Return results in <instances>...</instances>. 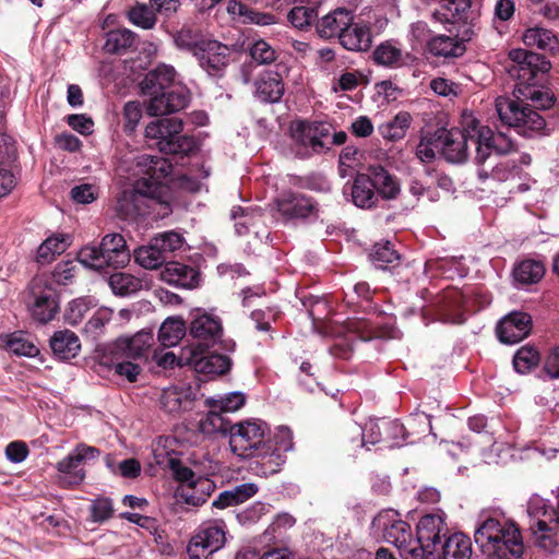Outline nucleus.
Wrapping results in <instances>:
<instances>
[{
  "mask_svg": "<svg viewBox=\"0 0 559 559\" xmlns=\"http://www.w3.org/2000/svg\"><path fill=\"white\" fill-rule=\"evenodd\" d=\"M190 334L207 346L214 344L222 334L221 321L211 314L202 313L197 316L190 324Z\"/></svg>",
  "mask_w": 559,
  "mask_h": 559,
  "instance_id": "393cba45",
  "label": "nucleus"
},
{
  "mask_svg": "<svg viewBox=\"0 0 559 559\" xmlns=\"http://www.w3.org/2000/svg\"><path fill=\"white\" fill-rule=\"evenodd\" d=\"M226 543V527L222 521L203 523L191 537L187 552L190 559H207Z\"/></svg>",
  "mask_w": 559,
  "mask_h": 559,
  "instance_id": "1a4fd4ad",
  "label": "nucleus"
},
{
  "mask_svg": "<svg viewBox=\"0 0 559 559\" xmlns=\"http://www.w3.org/2000/svg\"><path fill=\"white\" fill-rule=\"evenodd\" d=\"M71 243L68 235L57 234L48 237L38 248L37 260L40 263H49L56 255L63 253Z\"/></svg>",
  "mask_w": 559,
  "mask_h": 559,
  "instance_id": "e433bc0d",
  "label": "nucleus"
},
{
  "mask_svg": "<svg viewBox=\"0 0 559 559\" xmlns=\"http://www.w3.org/2000/svg\"><path fill=\"white\" fill-rule=\"evenodd\" d=\"M212 408L223 413H233L240 409L246 403V395L242 392H230L226 395H219L207 400Z\"/></svg>",
  "mask_w": 559,
  "mask_h": 559,
  "instance_id": "603ef678",
  "label": "nucleus"
},
{
  "mask_svg": "<svg viewBox=\"0 0 559 559\" xmlns=\"http://www.w3.org/2000/svg\"><path fill=\"white\" fill-rule=\"evenodd\" d=\"M509 59L508 73L523 85L532 84L538 73L550 70L549 61L543 56L522 48L512 49Z\"/></svg>",
  "mask_w": 559,
  "mask_h": 559,
  "instance_id": "9b49d317",
  "label": "nucleus"
},
{
  "mask_svg": "<svg viewBox=\"0 0 559 559\" xmlns=\"http://www.w3.org/2000/svg\"><path fill=\"white\" fill-rule=\"evenodd\" d=\"M433 19L442 24H450L449 32L462 40L473 35L474 15L471 12V0H442Z\"/></svg>",
  "mask_w": 559,
  "mask_h": 559,
  "instance_id": "6e6552de",
  "label": "nucleus"
},
{
  "mask_svg": "<svg viewBox=\"0 0 559 559\" xmlns=\"http://www.w3.org/2000/svg\"><path fill=\"white\" fill-rule=\"evenodd\" d=\"M160 278L174 286L192 288L198 284L194 269L179 262H168L160 272Z\"/></svg>",
  "mask_w": 559,
  "mask_h": 559,
  "instance_id": "a878e982",
  "label": "nucleus"
},
{
  "mask_svg": "<svg viewBox=\"0 0 559 559\" xmlns=\"http://www.w3.org/2000/svg\"><path fill=\"white\" fill-rule=\"evenodd\" d=\"M218 409L212 408L204 418L199 421V429L204 435H211L214 432H227V424L222 417Z\"/></svg>",
  "mask_w": 559,
  "mask_h": 559,
  "instance_id": "052dcab7",
  "label": "nucleus"
},
{
  "mask_svg": "<svg viewBox=\"0 0 559 559\" xmlns=\"http://www.w3.org/2000/svg\"><path fill=\"white\" fill-rule=\"evenodd\" d=\"M440 140V130L423 135L416 147V156L418 159L423 163L432 162L436 157V153H441Z\"/></svg>",
  "mask_w": 559,
  "mask_h": 559,
  "instance_id": "09e8293b",
  "label": "nucleus"
},
{
  "mask_svg": "<svg viewBox=\"0 0 559 559\" xmlns=\"http://www.w3.org/2000/svg\"><path fill=\"white\" fill-rule=\"evenodd\" d=\"M100 246L109 266L118 269L129 263L131 255L122 235L108 234L103 237Z\"/></svg>",
  "mask_w": 559,
  "mask_h": 559,
  "instance_id": "4be33fe9",
  "label": "nucleus"
},
{
  "mask_svg": "<svg viewBox=\"0 0 559 559\" xmlns=\"http://www.w3.org/2000/svg\"><path fill=\"white\" fill-rule=\"evenodd\" d=\"M539 361V354L532 347L520 348L513 358L514 369L519 373H526Z\"/></svg>",
  "mask_w": 559,
  "mask_h": 559,
  "instance_id": "bf43d9fd",
  "label": "nucleus"
},
{
  "mask_svg": "<svg viewBox=\"0 0 559 559\" xmlns=\"http://www.w3.org/2000/svg\"><path fill=\"white\" fill-rule=\"evenodd\" d=\"M0 341L7 350L16 356L35 357L39 354L38 347L24 332L1 334Z\"/></svg>",
  "mask_w": 559,
  "mask_h": 559,
  "instance_id": "473e14b6",
  "label": "nucleus"
},
{
  "mask_svg": "<svg viewBox=\"0 0 559 559\" xmlns=\"http://www.w3.org/2000/svg\"><path fill=\"white\" fill-rule=\"evenodd\" d=\"M250 55L257 62L271 63L275 60V49L265 40H257L250 48Z\"/></svg>",
  "mask_w": 559,
  "mask_h": 559,
  "instance_id": "774afa93",
  "label": "nucleus"
},
{
  "mask_svg": "<svg viewBox=\"0 0 559 559\" xmlns=\"http://www.w3.org/2000/svg\"><path fill=\"white\" fill-rule=\"evenodd\" d=\"M109 285L116 295H131L142 288V281L128 273H115L109 278Z\"/></svg>",
  "mask_w": 559,
  "mask_h": 559,
  "instance_id": "3c124183",
  "label": "nucleus"
},
{
  "mask_svg": "<svg viewBox=\"0 0 559 559\" xmlns=\"http://www.w3.org/2000/svg\"><path fill=\"white\" fill-rule=\"evenodd\" d=\"M96 306V300L91 296L80 297L69 302L64 320L70 325L79 324L84 318L85 313Z\"/></svg>",
  "mask_w": 559,
  "mask_h": 559,
  "instance_id": "8fccbe9b",
  "label": "nucleus"
},
{
  "mask_svg": "<svg viewBox=\"0 0 559 559\" xmlns=\"http://www.w3.org/2000/svg\"><path fill=\"white\" fill-rule=\"evenodd\" d=\"M185 321L179 317L167 318L158 331V341L164 347H173L179 344L186 335Z\"/></svg>",
  "mask_w": 559,
  "mask_h": 559,
  "instance_id": "c9c22d12",
  "label": "nucleus"
},
{
  "mask_svg": "<svg viewBox=\"0 0 559 559\" xmlns=\"http://www.w3.org/2000/svg\"><path fill=\"white\" fill-rule=\"evenodd\" d=\"M176 70L171 66L162 64L154 71L146 74L142 82V90L148 94L158 93L159 91H168L174 85Z\"/></svg>",
  "mask_w": 559,
  "mask_h": 559,
  "instance_id": "c756f323",
  "label": "nucleus"
},
{
  "mask_svg": "<svg viewBox=\"0 0 559 559\" xmlns=\"http://www.w3.org/2000/svg\"><path fill=\"white\" fill-rule=\"evenodd\" d=\"M412 117L406 111L399 112L392 120L382 123L379 131L384 139L395 141L405 136L409 128Z\"/></svg>",
  "mask_w": 559,
  "mask_h": 559,
  "instance_id": "79ce46f5",
  "label": "nucleus"
},
{
  "mask_svg": "<svg viewBox=\"0 0 559 559\" xmlns=\"http://www.w3.org/2000/svg\"><path fill=\"white\" fill-rule=\"evenodd\" d=\"M544 273L543 263L535 260H525L515 266L513 276L521 284H534L543 277Z\"/></svg>",
  "mask_w": 559,
  "mask_h": 559,
  "instance_id": "37998d69",
  "label": "nucleus"
},
{
  "mask_svg": "<svg viewBox=\"0 0 559 559\" xmlns=\"http://www.w3.org/2000/svg\"><path fill=\"white\" fill-rule=\"evenodd\" d=\"M269 426L261 419H248L229 428V444L234 453L258 449L262 444Z\"/></svg>",
  "mask_w": 559,
  "mask_h": 559,
  "instance_id": "f8f14e48",
  "label": "nucleus"
},
{
  "mask_svg": "<svg viewBox=\"0 0 559 559\" xmlns=\"http://www.w3.org/2000/svg\"><path fill=\"white\" fill-rule=\"evenodd\" d=\"M85 456H66L58 463V469L63 474L69 485L79 484L84 478L83 459Z\"/></svg>",
  "mask_w": 559,
  "mask_h": 559,
  "instance_id": "de8ad7c7",
  "label": "nucleus"
},
{
  "mask_svg": "<svg viewBox=\"0 0 559 559\" xmlns=\"http://www.w3.org/2000/svg\"><path fill=\"white\" fill-rule=\"evenodd\" d=\"M169 468L174 478L185 485L179 495L188 504L202 506L207 497L215 490V484L210 478L202 475L199 463L193 461L191 466L182 463L177 457L169 460Z\"/></svg>",
  "mask_w": 559,
  "mask_h": 559,
  "instance_id": "0eeeda50",
  "label": "nucleus"
},
{
  "mask_svg": "<svg viewBox=\"0 0 559 559\" xmlns=\"http://www.w3.org/2000/svg\"><path fill=\"white\" fill-rule=\"evenodd\" d=\"M201 345L189 349V356L185 357V364L190 365L197 372L205 374H223L230 368L228 357L219 354L203 356Z\"/></svg>",
  "mask_w": 559,
  "mask_h": 559,
  "instance_id": "f3484780",
  "label": "nucleus"
},
{
  "mask_svg": "<svg viewBox=\"0 0 559 559\" xmlns=\"http://www.w3.org/2000/svg\"><path fill=\"white\" fill-rule=\"evenodd\" d=\"M441 550L444 559H471L472 544L466 535L455 533L445 539Z\"/></svg>",
  "mask_w": 559,
  "mask_h": 559,
  "instance_id": "72a5a7b5",
  "label": "nucleus"
},
{
  "mask_svg": "<svg viewBox=\"0 0 559 559\" xmlns=\"http://www.w3.org/2000/svg\"><path fill=\"white\" fill-rule=\"evenodd\" d=\"M370 178L374 185V189L384 199H394L399 194V183L383 167H371Z\"/></svg>",
  "mask_w": 559,
  "mask_h": 559,
  "instance_id": "4c0bfd02",
  "label": "nucleus"
},
{
  "mask_svg": "<svg viewBox=\"0 0 559 559\" xmlns=\"http://www.w3.org/2000/svg\"><path fill=\"white\" fill-rule=\"evenodd\" d=\"M352 431L361 437V445L367 447L368 443L376 444L380 441H383L382 433L383 431V419H369L366 421L364 428L358 425H354L352 427ZM367 451H370L369 448H366Z\"/></svg>",
  "mask_w": 559,
  "mask_h": 559,
  "instance_id": "49530a36",
  "label": "nucleus"
},
{
  "mask_svg": "<svg viewBox=\"0 0 559 559\" xmlns=\"http://www.w3.org/2000/svg\"><path fill=\"white\" fill-rule=\"evenodd\" d=\"M522 40L527 47H536L540 50L555 52L559 49V39L550 31L540 26L527 28Z\"/></svg>",
  "mask_w": 559,
  "mask_h": 559,
  "instance_id": "2f4dec72",
  "label": "nucleus"
},
{
  "mask_svg": "<svg viewBox=\"0 0 559 559\" xmlns=\"http://www.w3.org/2000/svg\"><path fill=\"white\" fill-rule=\"evenodd\" d=\"M495 110L502 124L524 136L542 134L546 127L544 117L522 99L499 96L495 99Z\"/></svg>",
  "mask_w": 559,
  "mask_h": 559,
  "instance_id": "7ed1b4c3",
  "label": "nucleus"
},
{
  "mask_svg": "<svg viewBox=\"0 0 559 559\" xmlns=\"http://www.w3.org/2000/svg\"><path fill=\"white\" fill-rule=\"evenodd\" d=\"M135 167L134 176L157 183L170 173L171 165L163 157L143 154L135 158Z\"/></svg>",
  "mask_w": 559,
  "mask_h": 559,
  "instance_id": "b1692460",
  "label": "nucleus"
},
{
  "mask_svg": "<svg viewBox=\"0 0 559 559\" xmlns=\"http://www.w3.org/2000/svg\"><path fill=\"white\" fill-rule=\"evenodd\" d=\"M153 334L146 331L138 332L133 336L120 337L116 342L118 359L141 358L153 345Z\"/></svg>",
  "mask_w": 559,
  "mask_h": 559,
  "instance_id": "6ab92c4d",
  "label": "nucleus"
},
{
  "mask_svg": "<svg viewBox=\"0 0 559 559\" xmlns=\"http://www.w3.org/2000/svg\"><path fill=\"white\" fill-rule=\"evenodd\" d=\"M329 135L330 126L323 122L297 121L292 126L293 139L314 153L328 148L325 140Z\"/></svg>",
  "mask_w": 559,
  "mask_h": 559,
  "instance_id": "4468645a",
  "label": "nucleus"
},
{
  "mask_svg": "<svg viewBox=\"0 0 559 559\" xmlns=\"http://www.w3.org/2000/svg\"><path fill=\"white\" fill-rule=\"evenodd\" d=\"M317 16V10L310 7H295L288 13L289 22L297 28L310 25Z\"/></svg>",
  "mask_w": 559,
  "mask_h": 559,
  "instance_id": "69168bd1",
  "label": "nucleus"
},
{
  "mask_svg": "<svg viewBox=\"0 0 559 559\" xmlns=\"http://www.w3.org/2000/svg\"><path fill=\"white\" fill-rule=\"evenodd\" d=\"M155 243L159 247L164 257L167 258L168 253L175 252L182 248L183 238L181 235L175 231H167L159 234L158 236L153 238Z\"/></svg>",
  "mask_w": 559,
  "mask_h": 559,
  "instance_id": "0e129e2a",
  "label": "nucleus"
},
{
  "mask_svg": "<svg viewBox=\"0 0 559 559\" xmlns=\"http://www.w3.org/2000/svg\"><path fill=\"white\" fill-rule=\"evenodd\" d=\"M372 56L376 63L386 68H400L405 63L403 50L389 40L377 46Z\"/></svg>",
  "mask_w": 559,
  "mask_h": 559,
  "instance_id": "f704fd0d",
  "label": "nucleus"
},
{
  "mask_svg": "<svg viewBox=\"0 0 559 559\" xmlns=\"http://www.w3.org/2000/svg\"><path fill=\"white\" fill-rule=\"evenodd\" d=\"M151 94L147 105V114L151 116H163L183 109L189 102V94L182 86H173L168 91Z\"/></svg>",
  "mask_w": 559,
  "mask_h": 559,
  "instance_id": "2eb2a0df",
  "label": "nucleus"
},
{
  "mask_svg": "<svg viewBox=\"0 0 559 559\" xmlns=\"http://www.w3.org/2000/svg\"><path fill=\"white\" fill-rule=\"evenodd\" d=\"M145 138L165 154H187L194 148V141L182 134V121L176 117L150 122L145 127Z\"/></svg>",
  "mask_w": 559,
  "mask_h": 559,
  "instance_id": "423d86ee",
  "label": "nucleus"
},
{
  "mask_svg": "<svg viewBox=\"0 0 559 559\" xmlns=\"http://www.w3.org/2000/svg\"><path fill=\"white\" fill-rule=\"evenodd\" d=\"M112 311L109 308L102 307L95 311L93 317L87 321L85 325V332L92 337H97L105 326L111 319Z\"/></svg>",
  "mask_w": 559,
  "mask_h": 559,
  "instance_id": "e2e57ef3",
  "label": "nucleus"
},
{
  "mask_svg": "<svg viewBox=\"0 0 559 559\" xmlns=\"http://www.w3.org/2000/svg\"><path fill=\"white\" fill-rule=\"evenodd\" d=\"M441 155L450 163H463L468 156V146L475 147V160L484 164L495 152L507 154L512 151L513 143L502 133L493 132L472 114L464 112L461 129H440Z\"/></svg>",
  "mask_w": 559,
  "mask_h": 559,
  "instance_id": "f257e3e1",
  "label": "nucleus"
},
{
  "mask_svg": "<svg viewBox=\"0 0 559 559\" xmlns=\"http://www.w3.org/2000/svg\"><path fill=\"white\" fill-rule=\"evenodd\" d=\"M135 262L144 269L155 270L162 266L166 257L162 253L154 239L147 246H143L134 251Z\"/></svg>",
  "mask_w": 559,
  "mask_h": 559,
  "instance_id": "a19ab883",
  "label": "nucleus"
},
{
  "mask_svg": "<svg viewBox=\"0 0 559 559\" xmlns=\"http://www.w3.org/2000/svg\"><path fill=\"white\" fill-rule=\"evenodd\" d=\"M230 48L221 41L207 38L197 52L199 66L212 76H221L230 61Z\"/></svg>",
  "mask_w": 559,
  "mask_h": 559,
  "instance_id": "ddd939ff",
  "label": "nucleus"
},
{
  "mask_svg": "<svg viewBox=\"0 0 559 559\" xmlns=\"http://www.w3.org/2000/svg\"><path fill=\"white\" fill-rule=\"evenodd\" d=\"M207 38L191 25H183L173 35L175 46L181 51L190 52L194 58Z\"/></svg>",
  "mask_w": 559,
  "mask_h": 559,
  "instance_id": "7c9ffc66",
  "label": "nucleus"
},
{
  "mask_svg": "<svg viewBox=\"0 0 559 559\" xmlns=\"http://www.w3.org/2000/svg\"><path fill=\"white\" fill-rule=\"evenodd\" d=\"M371 260L378 267H385L400 260V254L390 241L376 243L371 253Z\"/></svg>",
  "mask_w": 559,
  "mask_h": 559,
  "instance_id": "4d7b16f0",
  "label": "nucleus"
},
{
  "mask_svg": "<svg viewBox=\"0 0 559 559\" xmlns=\"http://www.w3.org/2000/svg\"><path fill=\"white\" fill-rule=\"evenodd\" d=\"M374 185L370 176L359 175L354 182L352 197L359 207H371L376 203Z\"/></svg>",
  "mask_w": 559,
  "mask_h": 559,
  "instance_id": "58836bf2",
  "label": "nucleus"
},
{
  "mask_svg": "<svg viewBox=\"0 0 559 559\" xmlns=\"http://www.w3.org/2000/svg\"><path fill=\"white\" fill-rule=\"evenodd\" d=\"M372 528L383 539L393 544L403 559H423L424 549L415 542L411 525L393 510L380 512L372 521Z\"/></svg>",
  "mask_w": 559,
  "mask_h": 559,
  "instance_id": "39448f33",
  "label": "nucleus"
},
{
  "mask_svg": "<svg viewBox=\"0 0 559 559\" xmlns=\"http://www.w3.org/2000/svg\"><path fill=\"white\" fill-rule=\"evenodd\" d=\"M431 53L439 57H456L462 53L463 48L456 41L455 37L439 35L431 38L428 43Z\"/></svg>",
  "mask_w": 559,
  "mask_h": 559,
  "instance_id": "a18cd8bd",
  "label": "nucleus"
},
{
  "mask_svg": "<svg viewBox=\"0 0 559 559\" xmlns=\"http://www.w3.org/2000/svg\"><path fill=\"white\" fill-rule=\"evenodd\" d=\"M443 525V521L439 515L428 514L420 519L417 525L415 542H418L424 552L429 551V548L436 549L438 545H441Z\"/></svg>",
  "mask_w": 559,
  "mask_h": 559,
  "instance_id": "aec40b11",
  "label": "nucleus"
},
{
  "mask_svg": "<svg viewBox=\"0 0 559 559\" xmlns=\"http://www.w3.org/2000/svg\"><path fill=\"white\" fill-rule=\"evenodd\" d=\"M231 217L238 219L235 224L237 234L243 235L249 229L248 225H253L261 219L262 213L260 210L238 207L231 211Z\"/></svg>",
  "mask_w": 559,
  "mask_h": 559,
  "instance_id": "13d9d810",
  "label": "nucleus"
},
{
  "mask_svg": "<svg viewBox=\"0 0 559 559\" xmlns=\"http://www.w3.org/2000/svg\"><path fill=\"white\" fill-rule=\"evenodd\" d=\"M283 93L284 85L277 72L265 71L255 82V96L262 102H278Z\"/></svg>",
  "mask_w": 559,
  "mask_h": 559,
  "instance_id": "c85d7f7f",
  "label": "nucleus"
},
{
  "mask_svg": "<svg viewBox=\"0 0 559 559\" xmlns=\"http://www.w3.org/2000/svg\"><path fill=\"white\" fill-rule=\"evenodd\" d=\"M192 403V389L185 384L166 388L160 396V405L169 414H179L190 409Z\"/></svg>",
  "mask_w": 559,
  "mask_h": 559,
  "instance_id": "412c9836",
  "label": "nucleus"
},
{
  "mask_svg": "<svg viewBox=\"0 0 559 559\" xmlns=\"http://www.w3.org/2000/svg\"><path fill=\"white\" fill-rule=\"evenodd\" d=\"M531 328V317L525 312L514 311L501 319L497 334L502 343L515 344L528 335Z\"/></svg>",
  "mask_w": 559,
  "mask_h": 559,
  "instance_id": "dca6fc26",
  "label": "nucleus"
},
{
  "mask_svg": "<svg viewBox=\"0 0 559 559\" xmlns=\"http://www.w3.org/2000/svg\"><path fill=\"white\" fill-rule=\"evenodd\" d=\"M90 510L94 522L107 521L114 514L112 501L109 498L98 497L92 500Z\"/></svg>",
  "mask_w": 559,
  "mask_h": 559,
  "instance_id": "338daca9",
  "label": "nucleus"
},
{
  "mask_svg": "<svg viewBox=\"0 0 559 559\" xmlns=\"http://www.w3.org/2000/svg\"><path fill=\"white\" fill-rule=\"evenodd\" d=\"M527 514L535 545L547 552L555 551L558 546L559 502L554 509L542 497L533 496L527 502Z\"/></svg>",
  "mask_w": 559,
  "mask_h": 559,
  "instance_id": "20e7f679",
  "label": "nucleus"
},
{
  "mask_svg": "<svg viewBox=\"0 0 559 559\" xmlns=\"http://www.w3.org/2000/svg\"><path fill=\"white\" fill-rule=\"evenodd\" d=\"M139 195L134 191H123L118 198L116 212L122 218L133 217L138 213L136 200Z\"/></svg>",
  "mask_w": 559,
  "mask_h": 559,
  "instance_id": "680f3d73",
  "label": "nucleus"
},
{
  "mask_svg": "<svg viewBox=\"0 0 559 559\" xmlns=\"http://www.w3.org/2000/svg\"><path fill=\"white\" fill-rule=\"evenodd\" d=\"M32 316L40 323L51 321L59 310V297L57 289L51 285L50 278L46 275L36 276L31 284Z\"/></svg>",
  "mask_w": 559,
  "mask_h": 559,
  "instance_id": "9d476101",
  "label": "nucleus"
},
{
  "mask_svg": "<svg viewBox=\"0 0 559 559\" xmlns=\"http://www.w3.org/2000/svg\"><path fill=\"white\" fill-rule=\"evenodd\" d=\"M50 347L55 356L59 359L67 360L74 358L79 354L81 342L74 332L61 330L55 332L51 336Z\"/></svg>",
  "mask_w": 559,
  "mask_h": 559,
  "instance_id": "cd10ccee",
  "label": "nucleus"
},
{
  "mask_svg": "<svg viewBox=\"0 0 559 559\" xmlns=\"http://www.w3.org/2000/svg\"><path fill=\"white\" fill-rule=\"evenodd\" d=\"M340 43L347 50L365 51L371 46V34L368 26L353 23L341 33Z\"/></svg>",
  "mask_w": 559,
  "mask_h": 559,
  "instance_id": "bb28decb",
  "label": "nucleus"
},
{
  "mask_svg": "<svg viewBox=\"0 0 559 559\" xmlns=\"http://www.w3.org/2000/svg\"><path fill=\"white\" fill-rule=\"evenodd\" d=\"M135 34L128 28H119L107 33L104 49L109 53H123L134 43Z\"/></svg>",
  "mask_w": 559,
  "mask_h": 559,
  "instance_id": "ea45409f",
  "label": "nucleus"
},
{
  "mask_svg": "<svg viewBox=\"0 0 559 559\" xmlns=\"http://www.w3.org/2000/svg\"><path fill=\"white\" fill-rule=\"evenodd\" d=\"M276 206L280 214L287 219L306 218L314 212V204L309 198L290 191L277 198Z\"/></svg>",
  "mask_w": 559,
  "mask_h": 559,
  "instance_id": "a211bd4d",
  "label": "nucleus"
},
{
  "mask_svg": "<svg viewBox=\"0 0 559 559\" xmlns=\"http://www.w3.org/2000/svg\"><path fill=\"white\" fill-rule=\"evenodd\" d=\"M383 441L390 448L401 447L407 440L406 427L397 420L383 419Z\"/></svg>",
  "mask_w": 559,
  "mask_h": 559,
  "instance_id": "6e6d98bb",
  "label": "nucleus"
},
{
  "mask_svg": "<svg viewBox=\"0 0 559 559\" xmlns=\"http://www.w3.org/2000/svg\"><path fill=\"white\" fill-rule=\"evenodd\" d=\"M78 261L83 266L93 270H104L109 266L103 254L102 246L88 245L83 247L78 253Z\"/></svg>",
  "mask_w": 559,
  "mask_h": 559,
  "instance_id": "864d4df0",
  "label": "nucleus"
},
{
  "mask_svg": "<svg viewBox=\"0 0 559 559\" xmlns=\"http://www.w3.org/2000/svg\"><path fill=\"white\" fill-rule=\"evenodd\" d=\"M250 463V469L258 476L267 477L281 469L284 464L283 456H255Z\"/></svg>",
  "mask_w": 559,
  "mask_h": 559,
  "instance_id": "5fc2aeb1",
  "label": "nucleus"
},
{
  "mask_svg": "<svg viewBox=\"0 0 559 559\" xmlns=\"http://www.w3.org/2000/svg\"><path fill=\"white\" fill-rule=\"evenodd\" d=\"M475 543L483 554H491L497 548H508L512 557L519 558L524 551L521 533L514 523L493 518L485 520L475 531Z\"/></svg>",
  "mask_w": 559,
  "mask_h": 559,
  "instance_id": "f03ea898",
  "label": "nucleus"
},
{
  "mask_svg": "<svg viewBox=\"0 0 559 559\" xmlns=\"http://www.w3.org/2000/svg\"><path fill=\"white\" fill-rule=\"evenodd\" d=\"M130 23L142 29H152L155 27L157 19L151 4L136 3L128 11Z\"/></svg>",
  "mask_w": 559,
  "mask_h": 559,
  "instance_id": "c03bdc74",
  "label": "nucleus"
},
{
  "mask_svg": "<svg viewBox=\"0 0 559 559\" xmlns=\"http://www.w3.org/2000/svg\"><path fill=\"white\" fill-rule=\"evenodd\" d=\"M354 20L353 12L345 8H337L324 15L317 24V31L323 38L341 37L346 26Z\"/></svg>",
  "mask_w": 559,
  "mask_h": 559,
  "instance_id": "5701e85b",
  "label": "nucleus"
}]
</instances>
